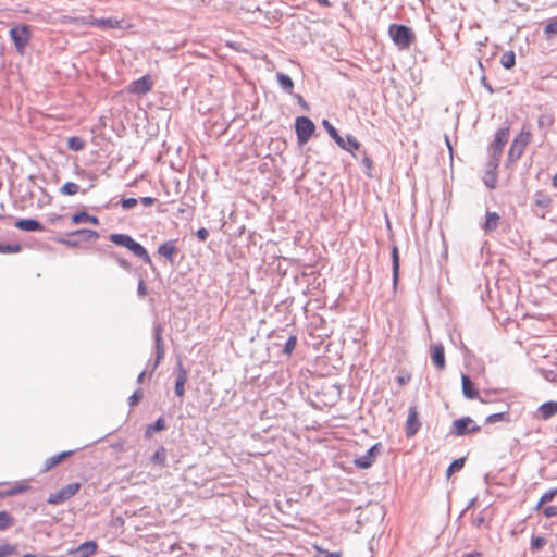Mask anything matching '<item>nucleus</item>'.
Masks as SVG:
<instances>
[{
	"instance_id": "6",
	"label": "nucleus",
	"mask_w": 557,
	"mask_h": 557,
	"mask_svg": "<svg viewBox=\"0 0 557 557\" xmlns=\"http://www.w3.org/2000/svg\"><path fill=\"white\" fill-rule=\"evenodd\" d=\"M295 128L298 143L304 145L311 138L315 126L309 117L299 116L296 119Z\"/></svg>"
},
{
	"instance_id": "47",
	"label": "nucleus",
	"mask_w": 557,
	"mask_h": 557,
	"mask_svg": "<svg viewBox=\"0 0 557 557\" xmlns=\"http://www.w3.org/2000/svg\"><path fill=\"white\" fill-rule=\"evenodd\" d=\"M535 203L540 207L547 208L550 205V199L547 196H541L535 200Z\"/></svg>"
},
{
	"instance_id": "53",
	"label": "nucleus",
	"mask_w": 557,
	"mask_h": 557,
	"mask_svg": "<svg viewBox=\"0 0 557 557\" xmlns=\"http://www.w3.org/2000/svg\"><path fill=\"white\" fill-rule=\"evenodd\" d=\"M163 355H164V345L161 344V346H157V357H158V360L163 358Z\"/></svg>"
},
{
	"instance_id": "19",
	"label": "nucleus",
	"mask_w": 557,
	"mask_h": 557,
	"mask_svg": "<svg viewBox=\"0 0 557 557\" xmlns=\"http://www.w3.org/2000/svg\"><path fill=\"white\" fill-rule=\"evenodd\" d=\"M177 251V247L175 245L174 240H169L163 243L158 248V253L162 257H164L170 262H173V257Z\"/></svg>"
},
{
	"instance_id": "33",
	"label": "nucleus",
	"mask_w": 557,
	"mask_h": 557,
	"mask_svg": "<svg viewBox=\"0 0 557 557\" xmlns=\"http://www.w3.org/2000/svg\"><path fill=\"white\" fill-rule=\"evenodd\" d=\"M14 524V518L8 511H0V530H7Z\"/></svg>"
},
{
	"instance_id": "62",
	"label": "nucleus",
	"mask_w": 557,
	"mask_h": 557,
	"mask_svg": "<svg viewBox=\"0 0 557 557\" xmlns=\"http://www.w3.org/2000/svg\"><path fill=\"white\" fill-rule=\"evenodd\" d=\"M61 219V215H57L55 218H52L51 221H57V220H60Z\"/></svg>"
},
{
	"instance_id": "12",
	"label": "nucleus",
	"mask_w": 557,
	"mask_h": 557,
	"mask_svg": "<svg viewBox=\"0 0 557 557\" xmlns=\"http://www.w3.org/2000/svg\"><path fill=\"white\" fill-rule=\"evenodd\" d=\"M421 426V423L419 421L418 417V410L416 407H410L408 410V417L406 421V435L407 437H412L417 434Z\"/></svg>"
},
{
	"instance_id": "3",
	"label": "nucleus",
	"mask_w": 557,
	"mask_h": 557,
	"mask_svg": "<svg viewBox=\"0 0 557 557\" xmlns=\"http://www.w3.org/2000/svg\"><path fill=\"white\" fill-rule=\"evenodd\" d=\"M388 35L399 50L409 49L416 38L414 33L408 26L400 24H391Z\"/></svg>"
},
{
	"instance_id": "41",
	"label": "nucleus",
	"mask_w": 557,
	"mask_h": 557,
	"mask_svg": "<svg viewBox=\"0 0 557 557\" xmlns=\"http://www.w3.org/2000/svg\"><path fill=\"white\" fill-rule=\"evenodd\" d=\"M164 428H165V423H164L163 419L160 418V419H158L156 421L154 424L149 425L147 428L146 434L147 435H151L152 432H154V431H162V430H164Z\"/></svg>"
},
{
	"instance_id": "57",
	"label": "nucleus",
	"mask_w": 557,
	"mask_h": 557,
	"mask_svg": "<svg viewBox=\"0 0 557 557\" xmlns=\"http://www.w3.org/2000/svg\"><path fill=\"white\" fill-rule=\"evenodd\" d=\"M322 7H330L331 2L329 0H315Z\"/></svg>"
},
{
	"instance_id": "25",
	"label": "nucleus",
	"mask_w": 557,
	"mask_h": 557,
	"mask_svg": "<svg viewBox=\"0 0 557 557\" xmlns=\"http://www.w3.org/2000/svg\"><path fill=\"white\" fill-rule=\"evenodd\" d=\"M500 64L507 70L512 69L516 64L515 52L511 50L505 51L500 57Z\"/></svg>"
},
{
	"instance_id": "28",
	"label": "nucleus",
	"mask_w": 557,
	"mask_h": 557,
	"mask_svg": "<svg viewBox=\"0 0 557 557\" xmlns=\"http://www.w3.org/2000/svg\"><path fill=\"white\" fill-rule=\"evenodd\" d=\"M81 191L78 184L74 182H67L60 188V194L64 196H74Z\"/></svg>"
},
{
	"instance_id": "49",
	"label": "nucleus",
	"mask_w": 557,
	"mask_h": 557,
	"mask_svg": "<svg viewBox=\"0 0 557 557\" xmlns=\"http://www.w3.org/2000/svg\"><path fill=\"white\" fill-rule=\"evenodd\" d=\"M125 441H119L111 444V448H113L115 451H124L125 450Z\"/></svg>"
},
{
	"instance_id": "37",
	"label": "nucleus",
	"mask_w": 557,
	"mask_h": 557,
	"mask_svg": "<svg viewBox=\"0 0 557 557\" xmlns=\"http://www.w3.org/2000/svg\"><path fill=\"white\" fill-rule=\"evenodd\" d=\"M544 34L547 37L557 35V17H553V18L548 20V22L546 23V25L544 27Z\"/></svg>"
},
{
	"instance_id": "44",
	"label": "nucleus",
	"mask_w": 557,
	"mask_h": 557,
	"mask_svg": "<svg viewBox=\"0 0 557 557\" xmlns=\"http://www.w3.org/2000/svg\"><path fill=\"white\" fill-rule=\"evenodd\" d=\"M296 343H297L296 337H295V336H290V337L287 339L286 344H285L284 351H285L286 354H290V352L295 349V347H296Z\"/></svg>"
},
{
	"instance_id": "7",
	"label": "nucleus",
	"mask_w": 557,
	"mask_h": 557,
	"mask_svg": "<svg viewBox=\"0 0 557 557\" xmlns=\"http://www.w3.org/2000/svg\"><path fill=\"white\" fill-rule=\"evenodd\" d=\"M481 428L470 417H462L453 422L451 433L456 436H465L480 432Z\"/></svg>"
},
{
	"instance_id": "18",
	"label": "nucleus",
	"mask_w": 557,
	"mask_h": 557,
	"mask_svg": "<svg viewBox=\"0 0 557 557\" xmlns=\"http://www.w3.org/2000/svg\"><path fill=\"white\" fill-rule=\"evenodd\" d=\"M73 454H74L73 450H67V451H62L58 455L47 458L45 461L42 471L47 472V471L51 470L52 468H54L55 466L61 463L63 460H65L67 457L72 456Z\"/></svg>"
},
{
	"instance_id": "21",
	"label": "nucleus",
	"mask_w": 557,
	"mask_h": 557,
	"mask_svg": "<svg viewBox=\"0 0 557 557\" xmlns=\"http://www.w3.org/2000/svg\"><path fill=\"white\" fill-rule=\"evenodd\" d=\"M15 226L18 230L27 231V232H35V231L44 230L42 225L37 220H34V219L18 220V221H16Z\"/></svg>"
},
{
	"instance_id": "14",
	"label": "nucleus",
	"mask_w": 557,
	"mask_h": 557,
	"mask_svg": "<svg viewBox=\"0 0 557 557\" xmlns=\"http://www.w3.org/2000/svg\"><path fill=\"white\" fill-rule=\"evenodd\" d=\"M98 550V544L96 541H87L81 544L75 549L69 550V555H78V557H91Z\"/></svg>"
},
{
	"instance_id": "23",
	"label": "nucleus",
	"mask_w": 557,
	"mask_h": 557,
	"mask_svg": "<svg viewBox=\"0 0 557 557\" xmlns=\"http://www.w3.org/2000/svg\"><path fill=\"white\" fill-rule=\"evenodd\" d=\"M72 222L74 224H79V223H84V222H90L94 225L99 224V220L97 216L89 215L85 211H82V212H78V213H75L74 215H72Z\"/></svg>"
},
{
	"instance_id": "9",
	"label": "nucleus",
	"mask_w": 557,
	"mask_h": 557,
	"mask_svg": "<svg viewBox=\"0 0 557 557\" xmlns=\"http://www.w3.org/2000/svg\"><path fill=\"white\" fill-rule=\"evenodd\" d=\"M381 443L374 444L371 448L368 449L364 456L354 459V465L359 469H369L375 462L377 456L381 453Z\"/></svg>"
},
{
	"instance_id": "59",
	"label": "nucleus",
	"mask_w": 557,
	"mask_h": 557,
	"mask_svg": "<svg viewBox=\"0 0 557 557\" xmlns=\"http://www.w3.org/2000/svg\"><path fill=\"white\" fill-rule=\"evenodd\" d=\"M553 185L557 188V173L553 177Z\"/></svg>"
},
{
	"instance_id": "50",
	"label": "nucleus",
	"mask_w": 557,
	"mask_h": 557,
	"mask_svg": "<svg viewBox=\"0 0 557 557\" xmlns=\"http://www.w3.org/2000/svg\"><path fill=\"white\" fill-rule=\"evenodd\" d=\"M138 295L140 297H145L147 295V286L144 281H139L138 283Z\"/></svg>"
},
{
	"instance_id": "54",
	"label": "nucleus",
	"mask_w": 557,
	"mask_h": 557,
	"mask_svg": "<svg viewBox=\"0 0 557 557\" xmlns=\"http://www.w3.org/2000/svg\"><path fill=\"white\" fill-rule=\"evenodd\" d=\"M117 262H119V264H120L122 268H124V269H126V270H128V269L131 268L129 262H128L127 260H125V259H119V260H117Z\"/></svg>"
},
{
	"instance_id": "45",
	"label": "nucleus",
	"mask_w": 557,
	"mask_h": 557,
	"mask_svg": "<svg viewBox=\"0 0 557 557\" xmlns=\"http://www.w3.org/2000/svg\"><path fill=\"white\" fill-rule=\"evenodd\" d=\"M162 332H163L162 326L157 325L154 329L156 346H161V344H163Z\"/></svg>"
},
{
	"instance_id": "24",
	"label": "nucleus",
	"mask_w": 557,
	"mask_h": 557,
	"mask_svg": "<svg viewBox=\"0 0 557 557\" xmlns=\"http://www.w3.org/2000/svg\"><path fill=\"white\" fill-rule=\"evenodd\" d=\"M29 488H30V485L27 482H20V483H16L11 488L5 490L4 495H5V497L14 496V495L27 492Z\"/></svg>"
},
{
	"instance_id": "34",
	"label": "nucleus",
	"mask_w": 557,
	"mask_h": 557,
	"mask_svg": "<svg viewBox=\"0 0 557 557\" xmlns=\"http://www.w3.org/2000/svg\"><path fill=\"white\" fill-rule=\"evenodd\" d=\"M313 548L318 553L313 557H343L344 555L343 550L329 552L317 544L313 545Z\"/></svg>"
},
{
	"instance_id": "52",
	"label": "nucleus",
	"mask_w": 557,
	"mask_h": 557,
	"mask_svg": "<svg viewBox=\"0 0 557 557\" xmlns=\"http://www.w3.org/2000/svg\"><path fill=\"white\" fill-rule=\"evenodd\" d=\"M208 231L206 228H200L197 231V237L200 239V240H206L208 238Z\"/></svg>"
},
{
	"instance_id": "36",
	"label": "nucleus",
	"mask_w": 557,
	"mask_h": 557,
	"mask_svg": "<svg viewBox=\"0 0 557 557\" xmlns=\"http://www.w3.org/2000/svg\"><path fill=\"white\" fill-rule=\"evenodd\" d=\"M466 459L459 458L451 462V465L447 468L446 475L450 478L455 472L461 470L465 466Z\"/></svg>"
},
{
	"instance_id": "15",
	"label": "nucleus",
	"mask_w": 557,
	"mask_h": 557,
	"mask_svg": "<svg viewBox=\"0 0 557 557\" xmlns=\"http://www.w3.org/2000/svg\"><path fill=\"white\" fill-rule=\"evenodd\" d=\"M431 359L438 370H444L446 367L445 349L442 344H433L431 346Z\"/></svg>"
},
{
	"instance_id": "1",
	"label": "nucleus",
	"mask_w": 557,
	"mask_h": 557,
	"mask_svg": "<svg viewBox=\"0 0 557 557\" xmlns=\"http://www.w3.org/2000/svg\"><path fill=\"white\" fill-rule=\"evenodd\" d=\"M533 135L530 125L524 124L521 131L513 138L509 151L508 162L513 163L524 153L525 148L532 141Z\"/></svg>"
},
{
	"instance_id": "8",
	"label": "nucleus",
	"mask_w": 557,
	"mask_h": 557,
	"mask_svg": "<svg viewBox=\"0 0 557 557\" xmlns=\"http://www.w3.org/2000/svg\"><path fill=\"white\" fill-rule=\"evenodd\" d=\"M510 134V126H504L496 131L493 143L491 144V149L493 153V160L499 161V157L503 152L504 147L508 143Z\"/></svg>"
},
{
	"instance_id": "60",
	"label": "nucleus",
	"mask_w": 557,
	"mask_h": 557,
	"mask_svg": "<svg viewBox=\"0 0 557 557\" xmlns=\"http://www.w3.org/2000/svg\"><path fill=\"white\" fill-rule=\"evenodd\" d=\"M66 21H69V22H77V20H76V18H73V17H64V22H66Z\"/></svg>"
},
{
	"instance_id": "61",
	"label": "nucleus",
	"mask_w": 557,
	"mask_h": 557,
	"mask_svg": "<svg viewBox=\"0 0 557 557\" xmlns=\"http://www.w3.org/2000/svg\"><path fill=\"white\" fill-rule=\"evenodd\" d=\"M138 400V397L136 394L132 396V404H135Z\"/></svg>"
},
{
	"instance_id": "5",
	"label": "nucleus",
	"mask_w": 557,
	"mask_h": 557,
	"mask_svg": "<svg viewBox=\"0 0 557 557\" xmlns=\"http://www.w3.org/2000/svg\"><path fill=\"white\" fill-rule=\"evenodd\" d=\"M79 490H81V483H78V482L70 483L66 486L59 490L58 492L50 494L47 502L50 505L62 504V503L69 500L70 498H72L73 496H75Z\"/></svg>"
},
{
	"instance_id": "10",
	"label": "nucleus",
	"mask_w": 557,
	"mask_h": 557,
	"mask_svg": "<svg viewBox=\"0 0 557 557\" xmlns=\"http://www.w3.org/2000/svg\"><path fill=\"white\" fill-rule=\"evenodd\" d=\"M153 86L150 75H144L143 77L132 82L127 86V91L133 95H146L151 91Z\"/></svg>"
},
{
	"instance_id": "27",
	"label": "nucleus",
	"mask_w": 557,
	"mask_h": 557,
	"mask_svg": "<svg viewBox=\"0 0 557 557\" xmlns=\"http://www.w3.org/2000/svg\"><path fill=\"white\" fill-rule=\"evenodd\" d=\"M70 235H72V236H74V235L82 236V238L84 240H86V242L95 240V239H97L99 237V234L96 231L87 230V228H82V230L74 231Z\"/></svg>"
},
{
	"instance_id": "26",
	"label": "nucleus",
	"mask_w": 557,
	"mask_h": 557,
	"mask_svg": "<svg viewBox=\"0 0 557 557\" xmlns=\"http://www.w3.org/2000/svg\"><path fill=\"white\" fill-rule=\"evenodd\" d=\"M276 78H277L278 84L282 86V88L286 92H288V94L293 92L294 83L288 75L283 74V73H277Z\"/></svg>"
},
{
	"instance_id": "22",
	"label": "nucleus",
	"mask_w": 557,
	"mask_h": 557,
	"mask_svg": "<svg viewBox=\"0 0 557 557\" xmlns=\"http://www.w3.org/2000/svg\"><path fill=\"white\" fill-rule=\"evenodd\" d=\"M323 126L325 127L327 134L335 140V143L341 148H346L344 138L338 134L336 128L329 121H323Z\"/></svg>"
},
{
	"instance_id": "55",
	"label": "nucleus",
	"mask_w": 557,
	"mask_h": 557,
	"mask_svg": "<svg viewBox=\"0 0 557 557\" xmlns=\"http://www.w3.org/2000/svg\"><path fill=\"white\" fill-rule=\"evenodd\" d=\"M410 376H398L397 382L399 385H405L409 382Z\"/></svg>"
},
{
	"instance_id": "51",
	"label": "nucleus",
	"mask_w": 557,
	"mask_h": 557,
	"mask_svg": "<svg viewBox=\"0 0 557 557\" xmlns=\"http://www.w3.org/2000/svg\"><path fill=\"white\" fill-rule=\"evenodd\" d=\"M140 202L146 206V207H149V206H152L154 202H156V199L152 198V197H143L140 199Z\"/></svg>"
},
{
	"instance_id": "17",
	"label": "nucleus",
	"mask_w": 557,
	"mask_h": 557,
	"mask_svg": "<svg viewBox=\"0 0 557 557\" xmlns=\"http://www.w3.org/2000/svg\"><path fill=\"white\" fill-rule=\"evenodd\" d=\"M490 169L484 173L483 181L484 184L490 189H495L497 186V168H498V161L493 160L488 164Z\"/></svg>"
},
{
	"instance_id": "46",
	"label": "nucleus",
	"mask_w": 557,
	"mask_h": 557,
	"mask_svg": "<svg viewBox=\"0 0 557 557\" xmlns=\"http://www.w3.org/2000/svg\"><path fill=\"white\" fill-rule=\"evenodd\" d=\"M121 205L124 209H132L137 205L136 198H126L121 201Z\"/></svg>"
},
{
	"instance_id": "35",
	"label": "nucleus",
	"mask_w": 557,
	"mask_h": 557,
	"mask_svg": "<svg viewBox=\"0 0 557 557\" xmlns=\"http://www.w3.org/2000/svg\"><path fill=\"white\" fill-rule=\"evenodd\" d=\"M509 421L508 412L493 413L486 417L485 423L493 424L496 422Z\"/></svg>"
},
{
	"instance_id": "63",
	"label": "nucleus",
	"mask_w": 557,
	"mask_h": 557,
	"mask_svg": "<svg viewBox=\"0 0 557 557\" xmlns=\"http://www.w3.org/2000/svg\"><path fill=\"white\" fill-rule=\"evenodd\" d=\"M0 497H5L4 491H0Z\"/></svg>"
},
{
	"instance_id": "16",
	"label": "nucleus",
	"mask_w": 557,
	"mask_h": 557,
	"mask_svg": "<svg viewBox=\"0 0 557 557\" xmlns=\"http://www.w3.org/2000/svg\"><path fill=\"white\" fill-rule=\"evenodd\" d=\"M557 414V401L550 400L547 403L542 404L535 412V416L537 419L541 420H548L552 417Z\"/></svg>"
},
{
	"instance_id": "48",
	"label": "nucleus",
	"mask_w": 557,
	"mask_h": 557,
	"mask_svg": "<svg viewBox=\"0 0 557 557\" xmlns=\"http://www.w3.org/2000/svg\"><path fill=\"white\" fill-rule=\"evenodd\" d=\"M557 515V507L556 506H548L544 509V516L547 518L555 517Z\"/></svg>"
},
{
	"instance_id": "42",
	"label": "nucleus",
	"mask_w": 557,
	"mask_h": 557,
	"mask_svg": "<svg viewBox=\"0 0 557 557\" xmlns=\"http://www.w3.org/2000/svg\"><path fill=\"white\" fill-rule=\"evenodd\" d=\"M15 553V546L4 543L0 545V557H8Z\"/></svg>"
},
{
	"instance_id": "2",
	"label": "nucleus",
	"mask_w": 557,
	"mask_h": 557,
	"mask_svg": "<svg viewBox=\"0 0 557 557\" xmlns=\"http://www.w3.org/2000/svg\"><path fill=\"white\" fill-rule=\"evenodd\" d=\"M110 240L115 245L123 246L140 258L145 263L151 265L152 261L148 251L127 234H111Z\"/></svg>"
},
{
	"instance_id": "29",
	"label": "nucleus",
	"mask_w": 557,
	"mask_h": 557,
	"mask_svg": "<svg viewBox=\"0 0 557 557\" xmlns=\"http://www.w3.org/2000/svg\"><path fill=\"white\" fill-rule=\"evenodd\" d=\"M499 215L496 212H488L484 224L485 231H494L499 223Z\"/></svg>"
},
{
	"instance_id": "58",
	"label": "nucleus",
	"mask_w": 557,
	"mask_h": 557,
	"mask_svg": "<svg viewBox=\"0 0 557 557\" xmlns=\"http://www.w3.org/2000/svg\"><path fill=\"white\" fill-rule=\"evenodd\" d=\"M60 243H63L67 246H76V243L74 242H71V240H66V239H59Z\"/></svg>"
},
{
	"instance_id": "31",
	"label": "nucleus",
	"mask_w": 557,
	"mask_h": 557,
	"mask_svg": "<svg viewBox=\"0 0 557 557\" xmlns=\"http://www.w3.org/2000/svg\"><path fill=\"white\" fill-rule=\"evenodd\" d=\"M392 260H393V278L396 283L398 281V274H399V252L398 248L396 246L392 249Z\"/></svg>"
},
{
	"instance_id": "30",
	"label": "nucleus",
	"mask_w": 557,
	"mask_h": 557,
	"mask_svg": "<svg viewBox=\"0 0 557 557\" xmlns=\"http://www.w3.org/2000/svg\"><path fill=\"white\" fill-rule=\"evenodd\" d=\"M166 451L164 447H159L151 457V462L158 466H165Z\"/></svg>"
},
{
	"instance_id": "40",
	"label": "nucleus",
	"mask_w": 557,
	"mask_h": 557,
	"mask_svg": "<svg viewBox=\"0 0 557 557\" xmlns=\"http://www.w3.org/2000/svg\"><path fill=\"white\" fill-rule=\"evenodd\" d=\"M557 495V487L556 488H553V490H549L547 492H545L542 497L540 498V502H539V505L537 507L540 508L541 506H543L544 504L550 502L554 499V497Z\"/></svg>"
},
{
	"instance_id": "43",
	"label": "nucleus",
	"mask_w": 557,
	"mask_h": 557,
	"mask_svg": "<svg viewBox=\"0 0 557 557\" xmlns=\"http://www.w3.org/2000/svg\"><path fill=\"white\" fill-rule=\"evenodd\" d=\"M546 541L544 537L542 536H533L531 539V547L532 549L534 550H539V549H542L543 546L545 545Z\"/></svg>"
},
{
	"instance_id": "56",
	"label": "nucleus",
	"mask_w": 557,
	"mask_h": 557,
	"mask_svg": "<svg viewBox=\"0 0 557 557\" xmlns=\"http://www.w3.org/2000/svg\"><path fill=\"white\" fill-rule=\"evenodd\" d=\"M461 557H482V554L480 552H472V553L465 554Z\"/></svg>"
},
{
	"instance_id": "39",
	"label": "nucleus",
	"mask_w": 557,
	"mask_h": 557,
	"mask_svg": "<svg viewBox=\"0 0 557 557\" xmlns=\"http://www.w3.org/2000/svg\"><path fill=\"white\" fill-rule=\"evenodd\" d=\"M345 144H346V148H344V149L351 153L360 148V143L355 137H352L350 135L347 136V141H345Z\"/></svg>"
},
{
	"instance_id": "4",
	"label": "nucleus",
	"mask_w": 557,
	"mask_h": 557,
	"mask_svg": "<svg viewBox=\"0 0 557 557\" xmlns=\"http://www.w3.org/2000/svg\"><path fill=\"white\" fill-rule=\"evenodd\" d=\"M10 37L20 54H24L30 40V28L27 25L14 26L10 29Z\"/></svg>"
},
{
	"instance_id": "13",
	"label": "nucleus",
	"mask_w": 557,
	"mask_h": 557,
	"mask_svg": "<svg viewBox=\"0 0 557 557\" xmlns=\"http://www.w3.org/2000/svg\"><path fill=\"white\" fill-rule=\"evenodd\" d=\"M188 380V373H187V370L185 369L183 362L180 360L177 362V376H176V380H175V394L178 396V397H182L184 396L185 394V384Z\"/></svg>"
},
{
	"instance_id": "20",
	"label": "nucleus",
	"mask_w": 557,
	"mask_h": 557,
	"mask_svg": "<svg viewBox=\"0 0 557 557\" xmlns=\"http://www.w3.org/2000/svg\"><path fill=\"white\" fill-rule=\"evenodd\" d=\"M461 384H462V393L465 397L469 399L476 398L479 396V391L475 388L473 382L469 379L468 375L461 376Z\"/></svg>"
},
{
	"instance_id": "38",
	"label": "nucleus",
	"mask_w": 557,
	"mask_h": 557,
	"mask_svg": "<svg viewBox=\"0 0 557 557\" xmlns=\"http://www.w3.org/2000/svg\"><path fill=\"white\" fill-rule=\"evenodd\" d=\"M21 251L20 244H0V253H17Z\"/></svg>"
},
{
	"instance_id": "32",
	"label": "nucleus",
	"mask_w": 557,
	"mask_h": 557,
	"mask_svg": "<svg viewBox=\"0 0 557 557\" xmlns=\"http://www.w3.org/2000/svg\"><path fill=\"white\" fill-rule=\"evenodd\" d=\"M67 147L73 151H81L85 148V141L81 137L72 136L67 139Z\"/></svg>"
},
{
	"instance_id": "11",
	"label": "nucleus",
	"mask_w": 557,
	"mask_h": 557,
	"mask_svg": "<svg viewBox=\"0 0 557 557\" xmlns=\"http://www.w3.org/2000/svg\"><path fill=\"white\" fill-rule=\"evenodd\" d=\"M83 24L95 26L99 28H124V22L116 18H95L91 17L89 21H84Z\"/></svg>"
}]
</instances>
